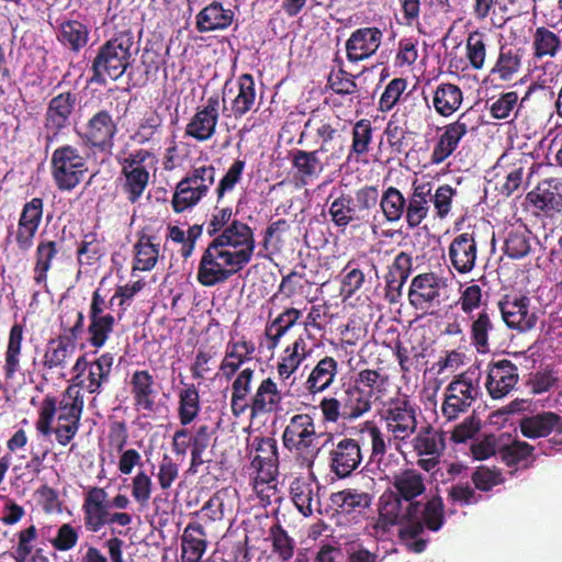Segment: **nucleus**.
Returning <instances> with one entry per match:
<instances>
[{"label": "nucleus", "instance_id": "1", "mask_svg": "<svg viewBox=\"0 0 562 562\" xmlns=\"http://www.w3.org/2000/svg\"><path fill=\"white\" fill-rule=\"evenodd\" d=\"M83 405V396L74 386L66 389L59 402L54 395H45L38 409L36 430L45 437L55 434L57 442L67 446L79 430Z\"/></svg>", "mask_w": 562, "mask_h": 562}, {"label": "nucleus", "instance_id": "2", "mask_svg": "<svg viewBox=\"0 0 562 562\" xmlns=\"http://www.w3.org/2000/svg\"><path fill=\"white\" fill-rule=\"evenodd\" d=\"M329 200L331 202L328 206V214L336 227L359 228L370 222L371 214L378 205L379 190L376 186L366 184L357 189L352 195L333 189L327 201Z\"/></svg>", "mask_w": 562, "mask_h": 562}, {"label": "nucleus", "instance_id": "3", "mask_svg": "<svg viewBox=\"0 0 562 562\" xmlns=\"http://www.w3.org/2000/svg\"><path fill=\"white\" fill-rule=\"evenodd\" d=\"M373 401L367 398L358 386L349 381L336 387L329 395L324 396L318 407L324 423H353L372 409Z\"/></svg>", "mask_w": 562, "mask_h": 562}, {"label": "nucleus", "instance_id": "4", "mask_svg": "<svg viewBox=\"0 0 562 562\" xmlns=\"http://www.w3.org/2000/svg\"><path fill=\"white\" fill-rule=\"evenodd\" d=\"M481 379L482 371L479 364H472L452 378L443 392V417L456 420L469 412L482 395Z\"/></svg>", "mask_w": 562, "mask_h": 562}, {"label": "nucleus", "instance_id": "5", "mask_svg": "<svg viewBox=\"0 0 562 562\" xmlns=\"http://www.w3.org/2000/svg\"><path fill=\"white\" fill-rule=\"evenodd\" d=\"M240 257L241 255L232 254V249L223 248L212 239L201 255L196 281L205 288L227 282L247 266Z\"/></svg>", "mask_w": 562, "mask_h": 562}, {"label": "nucleus", "instance_id": "6", "mask_svg": "<svg viewBox=\"0 0 562 562\" xmlns=\"http://www.w3.org/2000/svg\"><path fill=\"white\" fill-rule=\"evenodd\" d=\"M283 447L295 457L296 462L311 469L317 458V432L313 416L307 413L293 415L282 432Z\"/></svg>", "mask_w": 562, "mask_h": 562}, {"label": "nucleus", "instance_id": "7", "mask_svg": "<svg viewBox=\"0 0 562 562\" xmlns=\"http://www.w3.org/2000/svg\"><path fill=\"white\" fill-rule=\"evenodd\" d=\"M154 165L156 157L148 149L139 148L128 153L123 158H119L117 162L121 167L117 178V186L131 203H137L150 182V171L147 162Z\"/></svg>", "mask_w": 562, "mask_h": 562}, {"label": "nucleus", "instance_id": "8", "mask_svg": "<svg viewBox=\"0 0 562 562\" xmlns=\"http://www.w3.org/2000/svg\"><path fill=\"white\" fill-rule=\"evenodd\" d=\"M88 170V157L78 146L64 144L52 154L50 175L56 189L60 192H70L77 188Z\"/></svg>", "mask_w": 562, "mask_h": 562}, {"label": "nucleus", "instance_id": "9", "mask_svg": "<svg viewBox=\"0 0 562 562\" xmlns=\"http://www.w3.org/2000/svg\"><path fill=\"white\" fill-rule=\"evenodd\" d=\"M112 37L100 47L95 58L92 61V77L90 82L105 85L106 77L112 80L120 79L126 71L131 59L130 37Z\"/></svg>", "mask_w": 562, "mask_h": 562}, {"label": "nucleus", "instance_id": "10", "mask_svg": "<svg viewBox=\"0 0 562 562\" xmlns=\"http://www.w3.org/2000/svg\"><path fill=\"white\" fill-rule=\"evenodd\" d=\"M381 419L391 435L389 443L406 442L417 430L416 405L407 395H400L387 401L381 413Z\"/></svg>", "mask_w": 562, "mask_h": 562}, {"label": "nucleus", "instance_id": "11", "mask_svg": "<svg viewBox=\"0 0 562 562\" xmlns=\"http://www.w3.org/2000/svg\"><path fill=\"white\" fill-rule=\"evenodd\" d=\"M76 104L77 97L71 91L61 92L48 101L43 123L45 151L66 134Z\"/></svg>", "mask_w": 562, "mask_h": 562}, {"label": "nucleus", "instance_id": "12", "mask_svg": "<svg viewBox=\"0 0 562 562\" xmlns=\"http://www.w3.org/2000/svg\"><path fill=\"white\" fill-rule=\"evenodd\" d=\"M402 498L394 493L383 494L380 501V514L391 525H400L401 540L413 539L424 532L419 520L420 503H409L402 508Z\"/></svg>", "mask_w": 562, "mask_h": 562}, {"label": "nucleus", "instance_id": "13", "mask_svg": "<svg viewBox=\"0 0 562 562\" xmlns=\"http://www.w3.org/2000/svg\"><path fill=\"white\" fill-rule=\"evenodd\" d=\"M117 131V124L112 114L108 110H99L88 119L82 131L78 132V136L89 149L111 154Z\"/></svg>", "mask_w": 562, "mask_h": 562}, {"label": "nucleus", "instance_id": "14", "mask_svg": "<svg viewBox=\"0 0 562 562\" xmlns=\"http://www.w3.org/2000/svg\"><path fill=\"white\" fill-rule=\"evenodd\" d=\"M446 281L435 272H424L415 276L408 286L407 299L412 307L429 313L441 304V291Z\"/></svg>", "mask_w": 562, "mask_h": 562}, {"label": "nucleus", "instance_id": "15", "mask_svg": "<svg viewBox=\"0 0 562 562\" xmlns=\"http://www.w3.org/2000/svg\"><path fill=\"white\" fill-rule=\"evenodd\" d=\"M109 307L100 289L92 292L88 312V342L93 348H102L114 331L116 318L111 313H105Z\"/></svg>", "mask_w": 562, "mask_h": 562}, {"label": "nucleus", "instance_id": "16", "mask_svg": "<svg viewBox=\"0 0 562 562\" xmlns=\"http://www.w3.org/2000/svg\"><path fill=\"white\" fill-rule=\"evenodd\" d=\"M471 113L468 110L462 112L456 121L439 130L440 134L430 155L432 165H440L453 155L469 131L475 130V125H471Z\"/></svg>", "mask_w": 562, "mask_h": 562}, {"label": "nucleus", "instance_id": "17", "mask_svg": "<svg viewBox=\"0 0 562 562\" xmlns=\"http://www.w3.org/2000/svg\"><path fill=\"white\" fill-rule=\"evenodd\" d=\"M213 240L223 248L232 249V254L241 255V261L246 265L251 261L256 239L254 229L247 223L233 220Z\"/></svg>", "mask_w": 562, "mask_h": 562}, {"label": "nucleus", "instance_id": "18", "mask_svg": "<svg viewBox=\"0 0 562 562\" xmlns=\"http://www.w3.org/2000/svg\"><path fill=\"white\" fill-rule=\"evenodd\" d=\"M530 299L526 295H505L497 306L506 326L510 329L526 333L537 324L535 313H529Z\"/></svg>", "mask_w": 562, "mask_h": 562}, {"label": "nucleus", "instance_id": "19", "mask_svg": "<svg viewBox=\"0 0 562 562\" xmlns=\"http://www.w3.org/2000/svg\"><path fill=\"white\" fill-rule=\"evenodd\" d=\"M362 458L359 441L353 438H342L329 450V469L337 477L346 479L359 468Z\"/></svg>", "mask_w": 562, "mask_h": 562}, {"label": "nucleus", "instance_id": "20", "mask_svg": "<svg viewBox=\"0 0 562 562\" xmlns=\"http://www.w3.org/2000/svg\"><path fill=\"white\" fill-rule=\"evenodd\" d=\"M519 381L518 367L508 359L491 361L485 381V387L493 400L507 396Z\"/></svg>", "mask_w": 562, "mask_h": 562}, {"label": "nucleus", "instance_id": "21", "mask_svg": "<svg viewBox=\"0 0 562 562\" xmlns=\"http://www.w3.org/2000/svg\"><path fill=\"white\" fill-rule=\"evenodd\" d=\"M103 487L92 486L85 493L82 503L83 526L89 532L95 533L109 525L110 502Z\"/></svg>", "mask_w": 562, "mask_h": 562}, {"label": "nucleus", "instance_id": "22", "mask_svg": "<svg viewBox=\"0 0 562 562\" xmlns=\"http://www.w3.org/2000/svg\"><path fill=\"white\" fill-rule=\"evenodd\" d=\"M282 391L270 376L260 381L245 406V414L249 412L251 420L272 414L281 408Z\"/></svg>", "mask_w": 562, "mask_h": 562}, {"label": "nucleus", "instance_id": "23", "mask_svg": "<svg viewBox=\"0 0 562 562\" xmlns=\"http://www.w3.org/2000/svg\"><path fill=\"white\" fill-rule=\"evenodd\" d=\"M220 119V95L214 93L207 98L206 104L198 109L190 122L186 126V135L198 142L211 139L215 132Z\"/></svg>", "mask_w": 562, "mask_h": 562}, {"label": "nucleus", "instance_id": "24", "mask_svg": "<svg viewBox=\"0 0 562 562\" xmlns=\"http://www.w3.org/2000/svg\"><path fill=\"white\" fill-rule=\"evenodd\" d=\"M44 201L42 198H33L23 205L15 235L20 250L26 251L33 246L34 237L42 223Z\"/></svg>", "mask_w": 562, "mask_h": 562}, {"label": "nucleus", "instance_id": "25", "mask_svg": "<svg viewBox=\"0 0 562 562\" xmlns=\"http://www.w3.org/2000/svg\"><path fill=\"white\" fill-rule=\"evenodd\" d=\"M528 43L525 37H512L510 42L501 44L498 58L492 72L503 81L514 78L521 67V60L527 54Z\"/></svg>", "mask_w": 562, "mask_h": 562}, {"label": "nucleus", "instance_id": "26", "mask_svg": "<svg viewBox=\"0 0 562 562\" xmlns=\"http://www.w3.org/2000/svg\"><path fill=\"white\" fill-rule=\"evenodd\" d=\"M133 406L137 412L156 413L158 390L154 375L148 370H136L130 381Z\"/></svg>", "mask_w": 562, "mask_h": 562}, {"label": "nucleus", "instance_id": "27", "mask_svg": "<svg viewBox=\"0 0 562 562\" xmlns=\"http://www.w3.org/2000/svg\"><path fill=\"white\" fill-rule=\"evenodd\" d=\"M449 259L461 274L471 272L476 263L477 241L474 232L458 234L449 245Z\"/></svg>", "mask_w": 562, "mask_h": 562}, {"label": "nucleus", "instance_id": "28", "mask_svg": "<svg viewBox=\"0 0 562 562\" xmlns=\"http://www.w3.org/2000/svg\"><path fill=\"white\" fill-rule=\"evenodd\" d=\"M527 200L547 216H553L562 211V180L544 179L538 183L535 191L527 194Z\"/></svg>", "mask_w": 562, "mask_h": 562}, {"label": "nucleus", "instance_id": "29", "mask_svg": "<svg viewBox=\"0 0 562 562\" xmlns=\"http://www.w3.org/2000/svg\"><path fill=\"white\" fill-rule=\"evenodd\" d=\"M65 255L64 238H42L34 254L33 280L37 285L46 284L48 272L55 260Z\"/></svg>", "mask_w": 562, "mask_h": 562}, {"label": "nucleus", "instance_id": "30", "mask_svg": "<svg viewBox=\"0 0 562 562\" xmlns=\"http://www.w3.org/2000/svg\"><path fill=\"white\" fill-rule=\"evenodd\" d=\"M113 363L114 356L111 352H103L91 361L85 375L76 381V386L86 390L90 394H101L104 385L110 382Z\"/></svg>", "mask_w": 562, "mask_h": 562}, {"label": "nucleus", "instance_id": "31", "mask_svg": "<svg viewBox=\"0 0 562 562\" xmlns=\"http://www.w3.org/2000/svg\"><path fill=\"white\" fill-rule=\"evenodd\" d=\"M255 351V344L246 337L239 340L231 339L226 344L224 358L218 367L220 372L226 380H231L246 362L252 360Z\"/></svg>", "mask_w": 562, "mask_h": 562}, {"label": "nucleus", "instance_id": "32", "mask_svg": "<svg viewBox=\"0 0 562 562\" xmlns=\"http://www.w3.org/2000/svg\"><path fill=\"white\" fill-rule=\"evenodd\" d=\"M340 122L338 120L333 119L330 114L322 112L319 110H314L311 112L307 121L305 122L304 130L300 134L297 143L302 144L304 137L306 136V132L308 130H312L315 132L317 138L321 139V146L318 149L322 150L323 153H327L329 150V143L340 137Z\"/></svg>", "mask_w": 562, "mask_h": 562}, {"label": "nucleus", "instance_id": "33", "mask_svg": "<svg viewBox=\"0 0 562 562\" xmlns=\"http://www.w3.org/2000/svg\"><path fill=\"white\" fill-rule=\"evenodd\" d=\"M431 190L432 186L430 182H413L412 193L406 198L407 206L404 215L409 229L418 227L427 218L430 209Z\"/></svg>", "mask_w": 562, "mask_h": 562}, {"label": "nucleus", "instance_id": "34", "mask_svg": "<svg viewBox=\"0 0 562 562\" xmlns=\"http://www.w3.org/2000/svg\"><path fill=\"white\" fill-rule=\"evenodd\" d=\"M338 370V361L334 357L325 356L308 373L303 383L304 389L310 395L324 393L334 384Z\"/></svg>", "mask_w": 562, "mask_h": 562}, {"label": "nucleus", "instance_id": "35", "mask_svg": "<svg viewBox=\"0 0 562 562\" xmlns=\"http://www.w3.org/2000/svg\"><path fill=\"white\" fill-rule=\"evenodd\" d=\"M497 325L493 322V315L483 308L475 316H472L470 326L471 345L479 353L491 351V340L497 336Z\"/></svg>", "mask_w": 562, "mask_h": 562}, {"label": "nucleus", "instance_id": "36", "mask_svg": "<svg viewBox=\"0 0 562 562\" xmlns=\"http://www.w3.org/2000/svg\"><path fill=\"white\" fill-rule=\"evenodd\" d=\"M156 240L157 237L154 235L138 233V239L133 246L132 274H135L136 271H150L155 268L160 252V245Z\"/></svg>", "mask_w": 562, "mask_h": 562}, {"label": "nucleus", "instance_id": "37", "mask_svg": "<svg viewBox=\"0 0 562 562\" xmlns=\"http://www.w3.org/2000/svg\"><path fill=\"white\" fill-rule=\"evenodd\" d=\"M206 547L203 526L196 521L189 522L181 536V562H200Z\"/></svg>", "mask_w": 562, "mask_h": 562}, {"label": "nucleus", "instance_id": "38", "mask_svg": "<svg viewBox=\"0 0 562 562\" xmlns=\"http://www.w3.org/2000/svg\"><path fill=\"white\" fill-rule=\"evenodd\" d=\"M319 149L304 150L291 149L289 157L296 176L306 183L307 181L317 179L324 170V164L321 160Z\"/></svg>", "mask_w": 562, "mask_h": 562}, {"label": "nucleus", "instance_id": "39", "mask_svg": "<svg viewBox=\"0 0 562 562\" xmlns=\"http://www.w3.org/2000/svg\"><path fill=\"white\" fill-rule=\"evenodd\" d=\"M303 316V312L296 307H285L274 319L268 322L265 327V336L269 350L276 349L282 337L296 324Z\"/></svg>", "mask_w": 562, "mask_h": 562}, {"label": "nucleus", "instance_id": "40", "mask_svg": "<svg viewBox=\"0 0 562 562\" xmlns=\"http://www.w3.org/2000/svg\"><path fill=\"white\" fill-rule=\"evenodd\" d=\"M76 344L56 337L50 338L44 350L42 367L45 373H54L66 369L68 359L75 351Z\"/></svg>", "mask_w": 562, "mask_h": 562}, {"label": "nucleus", "instance_id": "41", "mask_svg": "<svg viewBox=\"0 0 562 562\" xmlns=\"http://www.w3.org/2000/svg\"><path fill=\"white\" fill-rule=\"evenodd\" d=\"M462 103L463 91L458 85L441 82L432 91V106L440 116H451L458 112Z\"/></svg>", "mask_w": 562, "mask_h": 562}, {"label": "nucleus", "instance_id": "42", "mask_svg": "<svg viewBox=\"0 0 562 562\" xmlns=\"http://www.w3.org/2000/svg\"><path fill=\"white\" fill-rule=\"evenodd\" d=\"M251 448L258 452L250 463L256 472H278L279 452L274 438L257 436L251 442Z\"/></svg>", "mask_w": 562, "mask_h": 562}, {"label": "nucleus", "instance_id": "43", "mask_svg": "<svg viewBox=\"0 0 562 562\" xmlns=\"http://www.w3.org/2000/svg\"><path fill=\"white\" fill-rule=\"evenodd\" d=\"M391 484L395 490V495L403 501L415 503L414 499L424 494L426 487L423 475L414 469H405L395 473Z\"/></svg>", "mask_w": 562, "mask_h": 562}, {"label": "nucleus", "instance_id": "44", "mask_svg": "<svg viewBox=\"0 0 562 562\" xmlns=\"http://www.w3.org/2000/svg\"><path fill=\"white\" fill-rule=\"evenodd\" d=\"M24 329L25 326L22 323H14L10 328L3 364L5 380L14 379L20 371Z\"/></svg>", "mask_w": 562, "mask_h": 562}, {"label": "nucleus", "instance_id": "45", "mask_svg": "<svg viewBox=\"0 0 562 562\" xmlns=\"http://www.w3.org/2000/svg\"><path fill=\"white\" fill-rule=\"evenodd\" d=\"M235 375L232 383L231 411L233 416L240 417L245 414V406L251 395L255 370L245 368Z\"/></svg>", "mask_w": 562, "mask_h": 562}, {"label": "nucleus", "instance_id": "46", "mask_svg": "<svg viewBox=\"0 0 562 562\" xmlns=\"http://www.w3.org/2000/svg\"><path fill=\"white\" fill-rule=\"evenodd\" d=\"M538 89H544V86L538 85L536 82L531 83L528 87V90L525 97L521 99L520 103L518 93L516 91L501 93V95L490 105L491 116L496 120H506L512 114H514L516 117L520 108L522 106V102Z\"/></svg>", "mask_w": 562, "mask_h": 562}, {"label": "nucleus", "instance_id": "47", "mask_svg": "<svg viewBox=\"0 0 562 562\" xmlns=\"http://www.w3.org/2000/svg\"><path fill=\"white\" fill-rule=\"evenodd\" d=\"M560 420L561 417L557 413L543 412L524 417L519 423V428L524 437L536 439L547 437L552 430H557Z\"/></svg>", "mask_w": 562, "mask_h": 562}, {"label": "nucleus", "instance_id": "48", "mask_svg": "<svg viewBox=\"0 0 562 562\" xmlns=\"http://www.w3.org/2000/svg\"><path fill=\"white\" fill-rule=\"evenodd\" d=\"M412 445L418 457H424V454L442 456L446 450V436L442 430L427 425L419 429L413 438Z\"/></svg>", "mask_w": 562, "mask_h": 562}, {"label": "nucleus", "instance_id": "49", "mask_svg": "<svg viewBox=\"0 0 562 562\" xmlns=\"http://www.w3.org/2000/svg\"><path fill=\"white\" fill-rule=\"evenodd\" d=\"M234 12L225 9L222 3L213 2L198 15V26L201 32L223 31L232 25Z\"/></svg>", "mask_w": 562, "mask_h": 562}, {"label": "nucleus", "instance_id": "50", "mask_svg": "<svg viewBox=\"0 0 562 562\" xmlns=\"http://www.w3.org/2000/svg\"><path fill=\"white\" fill-rule=\"evenodd\" d=\"M353 386H358L367 398L372 401L373 397L379 398L386 392L390 379L389 375L379 370L362 369L350 381Z\"/></svg>", "mask_w": 562, "mask_h": 562}, {"label": "nucleus", "instance_id": "51", "mask_svg": "<svg viewBox=\"0 0 562 562\" xmlns=\"http://www.w3.org/2000/svg\"><path fill=\"white\" fill-rule=\"evenodd\" d=\"M378 204L389 223L400 222L406 213V198L393 186L387 187L381 195L379 194Z\"/></svg>", "mask_w": 562, "mask_h": 562}, {"label": "nucleus", "instance_id": "52", "mask_svg": "<svg viewBox=\"0 0 562 562\" xmlns=\"http://www.w3.org/2000/svg\"><path fill=\"white\" fill-rule=\"evenodd\" d=\"M237 83L238 93L232 102V113L235 119H240L252 109L256 89L254 77L250 74L240 75Z\"/></svg>", "mask_w": 562, "mask_h": 562}, {"label": "nucleus", "instance_id": "53", "mask_svg": "<svg viewBox=\"0 0 562 562\" xmlns=\"http://www.w3.org/2000/svg\"><path fill=\"white\" fill-rule=\"evenodd\" d=\"M290 494L293 504L304 517L313 515L314 502L319 504L314 499L313 483L307 479L295 477L290 485Z\"/></svg>", "mask_w": 562, "mask_h": 562}, {"label": "nucleus", "instance_id": "54", "mask_svg": "<svg viewBox=\"0 0 562 562\" xmlns=\"http://www.w3.org/2000/svg\"><path fill=\"white\" fill-rule=\"evenodd\" d=\"M407 134V128L400 121L391 119L386 123L383 135L385 137L386 150L389 151V159L406 155L408 147Z\"/></svg>", "mask_w": 562, "mask_h": 562}, {"label": "nucleus", "instance_id": "55", "mask_svg": "<svg viewBox=\"0 0 562 562\" xmlns=\"http://www.w3.org/2000/svg\"><path fill=\"white\" fill-rule=\"evenodd\" d=\"M76 254L79 266H92L105 256V247L95 232H89L78 244Z\"/></svg>", "mask_w": 562, "mask_h": 562}, {"label": "nucleus", "instance_id": "56", "mask_svg": "<svg viewBox=\"0 0 562 562\" xmlns=\"http://www.w3.org/2000/svg\"><path fill=\"white\" fill-rule=\"evenodd\" d=\"M201 411L200 395L194 384H187L179 393L178 418L181 426H188Z\"/></svg>", "mask_w": 562, "mask_h": 562}, {"label": "nucleus", "instance_id": "57", "mask_svg": "<svg viewBox=\"0 0 562 562\" xmlns=\"http://www.w3.org/2000/svg\"><path fill=\"white\" fill-rule=\"evenodd\" d=\"M215 430L210 425H200L193 435H191V461L189 471L196 473L199 468L205 462L203 459L204 451L210 447Z\"/></svg>", "mask_w": 562, "mask_h": 562}, {"label": "nucleus", "instance_id": "58", "mask_svg": "<svg viewBox=\"0 0 562 562\" xmlns=\"http://www.w3.org/2000/svg\"><path fill=\"white\" fill-rule=\"evenodd\" d=\"M337 63L338 69H331L327 76V86L336 94L351 95L358 92V86L355 81L356 77L344 69V61L337 56L334 59Z\"/></svg>", "mask_w": 562, "mask_h": 562}, {"label": "nucleus", "instance_id": "59", "mask_svg": "<svg viewBox=\"0 0 562 562\" xmlns=\"http://www.w3.org/2000/svg\"><path fill=\"white\" fill-rule=\"evenodd\" d=\"M203 198L205 196L202 193L181 179L175 188L171 207L175 213L180 214L196 206Z\"/></svg>", "mask_w": 562, "mask_h": 562}, {"label": "nucleus", "instance_id": "60", "mask_svg": "<svg viewBox=\"0 0 562 562\" xmlns=\"http://www.w3.org/2000/svg\"><path fill=\"white\" fill-rule=\"evenodd\" d=\"M60 330L59 338L76 344L85 330V315L77 308H68L59 315Z\"/></svg>", "mask_w": 562, "mask_h": 562}, {"label": "nucleus", "instance_id": "61", "mask_svg": "<svg viewBox=\"0 0 562 562\" xmlns=\"http://www.w3.org/2000/svg\"><path fill=\"white\" fill-rule=\"evenodd\" d=\"M215 176L216 169L212 164H194L182 179L206 196L215 182Z\"/></svg>", "mask_w": 562, "mask_h": 562}, {"label": "nucleus", "instance_id": "62", "mask_svg": "<svg viewBox=\"0 0 562 562\" xmlns=\"http://www.w3.org/2000/svg\"><path fill=\"white\" fill-rule=\"evenodd\" d=\"M334 506L340 513L351 514L357 509H363L370 506V496L364 492L356 490H344L334 493L330 497Z\"/></svg>", "mask_w": 562, "mask_h": 562}, {"label": "nucleus", "instance_id": "63", "mask_svg": "<svg viewBox=\"0 0 562 562\" xmlns=\"http://www.w3.org/2000/svg\"><path fill=\"white\" fill-rule=\"evenodd\" d=\"M535 447L526 441L513 440L497 448L499 459L509 468L517 467L532 456Z\"/></svg>", "mask_w": 562, "mask_h": 562}, {"label": "nucleus", "instance_id": "64", "mask_svg": "<svg viewBox=\"0 0 562 562\" xmlns=\"http://www.w3.org/2000/svg\"><path fill=\"white\" fill-rule=\"evenodd\" d=\"M269 538L272 544V552L277 554L281 562H288L293 558L295 542L280 524H274L270 527Z\"/></svg>", "mask_w": 562, "mask_h": 562}]
</instances>
